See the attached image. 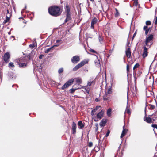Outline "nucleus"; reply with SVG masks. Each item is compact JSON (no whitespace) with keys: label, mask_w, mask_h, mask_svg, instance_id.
<instances>
[{"label":"nucleus","mask_w":157,"mask_h":157,"mask_svg":"<svg viewBox=\"0 0 157 157\" xmlns=\"http://www.w3.org/2000/svg\"><path fill=\"white\" fill-rule=\"evenodd\" d=\"M126 55L128 58H129L131 55V52L130 48H128L126 51Z\"/></svg>","instance_id":"4468645a"},{"label":"nucleus","mask_w":157,"mask_h":157,"mask_svg":"<svg viewBox=\"0 0 157 157\" xmlns=\"http://www.w3.org/2000/svg\"><path fill=\"white\" fill-rule=\"evenodd\" d=\"M14 38V39L13 40H14V36H12L10 37V39H11L12 38Z\"/></svg>","instance_id":"864d4df0"},{"label":"nucleus","mask_w":157,"mask_h":157,"mask_svg":"<svg viewBox=\"0 0 157 157\" xmlns=\"http://www.w3.org/2000/svg\"><path fill=\"white\" fill-rule=\"evenodd\" d=\"M29 46L31 48H33L34 47V44H31Z\"/></svg>","instance_id":"de8ad7c7"},{"label":"nucleus","mask_w":157,"mask_h":157,"mask_svg":"<svg viewBox=\"0 0 157 157\" xmlns=\"http://www.w3.org/2000/svg\"><path fill=\"white\" fill-rule=\"evenodd\" d=\"M139 67V65L138 63L136 64L133 68V70L135 71L136 68H138Z\"/></svg>","instance_id":"c756f323"},{"label":"nucleus","mask_w":157,"mask_h":157,"mask_svg":"<svg viewBox=\"0 0 157 157\" xmlns=\"http://www.w3.org/2000/svg\"><path fill=\"white\" fill-rule=\"evenodd\" d=\"M27 60L24 57L22 58H20L17 60V62L18 64L24 62H26Z\"/></svg>","instance_id":"ddd939ff"},{"label":"nucleus","mask_w":157,"mask_h":157,"mask_svg":"<svg viewBox=\"0 0 157 157\" xmlns=\"http://www.w3.org/2000/svg\"><path fill=\"white\" fill-rule=\"evenodd\" d=\"M43 56V55H41L39 56V58L40 59H41L42 58Z\"/></svg>","instance_id":"8fccbe9b"},{"label":"nucleus","mask_w":157,"mask_h":157,"mask_svg":"<svg viewBox=\"0 0 157 157\" xmlns=\"http://www.w3.org/2000/svg\"><path fill=\"white\" fill-rule=\"evenodd\" d=\"M147 106L146 107H145V111H146V108Z\"/></svg>","instance_id":"338daca9"},{"label":"nucleus","mask_w":157,"mask_h":157,"mask_svg":"<svg viewBox=\"0 0 157 157\" xmlns=\"http://www.w3.org/2000/svg\"><path fill=\"white\" fill-rule=\"evenodd\" d=\"M7 13H6V15H9V13H9V10H7Z\"/></svg>","instance_id":"3c124183"},{"label":"nucleus","mask_w":157,"mask_h":157,"mask_svg":"<svg viewBox=\"0 0 157 157\" xmlns=\"http://www.w3.org/2000/svg\"><path fill=\"white\" fill-rule=\"evenodd\" d=\"M111 109H109L107 111V114L108 116H110L111 114Z\"/></svg>","instance_id":"bb28decb"},{"label":"nucleus","mask_w":157,"mask_h":157,"mask_svg":"<svg viewBox=\"0 0 157 157\" xmlns=\"http://www.w3.org/2000/svg\"><path fill=\"white\" fill-rule=\"evenodd\" d=\"M66 12H67V17L65 20V22H67L71 18V14L69 9V7L68 6H66Z\"/></svg>","instance_id":"39448f33"},{"label":"nucleus","mask_w":157,"mask_h":157,"mask_svg":"<svg viewBox=\"0 0 157 157\" xmlns=\"http://www.w3.org/2000/svg\"><path fill=\"white\" fill-rule=\"evenodd\" d=\"M94 121H97V120H96V119H94Z\"/></svg>","instance_id":"0e129e2a"},{"label":"nucleus","mask_w":157,"mask_h":157,"mask_svg":"<svg viewBox=\"0 0 157 157\" xmlns=\"http://www.w3.org/2000/svg\"><path fill=\"white\" fill-rule=\"evenodd\" d=\"M144 120L149 123H152L153 120L149 117H145L144 118Z\"/></svg>","instance_id":"9b49d317"},{"label":"nucleus","mask_w":157,"mask_h":157,"mask_svg":"<svg viewBox=\"0 0 157 157\" xmlns=\"http://www.w3.org/2000/svg\"><path fill=\"white\" fill-rule=\"evenodd\" d=\"M57 46H58V45H54L51 47L49 48L46 49V50H45V51H44V52L45 53H48L49 52H50L51 50H53V49L55 48V47H57Z\"/></svg>","instance_id":"2eb2a0df"},{"label":"nucleus","mask_w":157,"mask_h":157,"mask_svg":"<svg viewBox=\"0 0 157 157\" xmlns=\"http://www.w3.org/2000/svg\"><path fill=\"white\" fill-rule=\"evenodd\" d=\"M149 48H148L145 45H144V50L142 56L143 58H145L147 56L148 52H147V49Z\"/></svg>","instance_id":"1a4fd4ad"},{"label":"nucleus","mask_w":157,"mask_h":157,"mask_svg":"<svg viewBox=\"0 0 157 157\" xmlns=\"http://www.w3.org/2000/svg\"><path fill=\"white\" fill-rule=\"evenodd\" d=\"M85 91L88 94L89 93L90 88L88 87L87 86L84 87Z\"/></svg>","instance_id":"cd10ccee"},{"label":"nucleus","mask_w":157,"mask_h":157,"mask_svg":"<svg viewBox=\"0 0 157 157\" xmlns=\"http://www.w3.org/2000/svg\"><path fill=\"white\" fill-rule=\"evenodd\" d=\"M153 38V35L152 34L148 36H147L146 40L145 41V45L148 48H150L153 44L152 40Z\"/></svg>","instance_id":"f03ea898"},{"label":"nucleus","mask_w":157,"mask_h":157,"mask_svg":"<svg viewBox=\"0 0 157 157\" xmlns=\"http://www.w3.org/2000/svg\"><path fill=\"white\" fill-rule=\"evenodd\" d=\"M103 112L101 111L99 112L97 115V117L99 118V119H101L103 117Z\"/></svg>","instance_id":"a211bd4d"},{"label":"nucleus","mask_w":157,"mask_h":157,"mask_svg":"<svg viewBox=\"0 0 157 157\" xmlns=\"http://www.w3.org/2000/svg\"><path fill=\"white\" fill-rule=\"evenodd\" d=\"M80 60V58L79 56H73L71 59L72 62L75 64L78 62Z\"/></svg>","instance_id":"0eeeda50"},{"label":"nucleus","mask_w":157,"mask_h":157,"mask_svg":"<svg viewBox=\"0 0 157 157\" xmlns=\"http://www.w3.org/2000/svg\"><path fill=\"white\" fill-rule=\"evenodd\" d=\"M76 126V124L74 123V122H73L72 124V128H75Z\"/></svg>","instance_id":"58836bf2"},{"label":"nucleus","mask_w":157,"mask_h":157,"mask_svg":"<svg viewBox=\"0 0 157 157\" xmlns=\"http://www.w3.org/2000/svg\"><path fill=\"white\" fill-rule=\"evenodd\" d=\"M61 41V40H56V42L58 43Z\"/></svg>","instance_id":"5fc2aeb1"},{"label":"nucleus","mask_w":157,"mask_h":157,"mask_svg":"<svg viewBox=\"0 0 157 157\" xmlns=\"http://www.w3.org/2000/svg\"><path fill=\"white\" fill-rule=\"evenodd\" d=\"M91 1H93L94 0H90Z\"/></svg>","instance_id":"69168bd1"},{"label":"nucleus","mask_w":157,"mask_h":157,"mask_svg":"<svg viewBox=\"0 0 157 157\" xmlns=\"http://www.w3.org/2000/svg\"><path fill=\"white\" fill-rule=\"evenodd\" d=\"M129 70V66L128 65H127V71H128Z\"/></svg>","instance_id":"09e8293b"},{"label":"nucleus","mask_w":157,"mask_h":157,"mask_svg":"<svg viewBox=\"0 0 157 157\" xmlns=\"http://www.w3.org/2000/svg\"><path fill=\"white\" fill-rule=\"evenodd\" d=\"M95 101H96L98 102V101H99V100L98 98H96L95 99Z\"/></svg>","instance_id":"603ef678"},{"label":"nucleus","mask_w":157,"mask_h":157,"mask_svg":"<svg viewBox=\"0 0 157 157\" xmlns=\"http://www.w3.org/2000/svg\"><path fill=\"white\" fill-rule=\"evenodd\" d=\"M95 65L97 66H99L100 65V61L99 59H97V60H95Z\"/></svg>","instance_id":"b1692460"},{"label":"nucleus","mask_w":157,"mask_h":157,"mask_svg":"<svg viewBox=\"0 0 157 157\" xmlns=\"http://www.w3.org/2000/svg\"><path fill=\"white\" fill-rule=\"evenodd\" d=\"M10 58V55L8 52L5 53L3 56V59L4 61L8 63L9 61V59Z\"/></svg>","instance_id":"6e6552de"},{"label":"nucleus","mask_w":157,"mask_h":157,"mask_svg":"<svg viewBox=\"0 0 157 157\" xmlns=\"http://www.w3.org/2000/svg\"><path fill=\"white\" fill-rule=\"evenodd\" d=\"M93 82V81H91V82H88L87 83V84L86 86L87 87H89L90 88V86Z\"/></svg>","instance_id":"c85d7f7f"},{"label":"nucleus","mask_w":157,"mask_h":157,"mask_svg":"<svg viewBox=\"0 0 157 157\" xmlns=\"http://www.w3.org/2000/svg\"><path fill=\"white\" fill-rule=\"evenodd\" d=\"M125 112V113H127L129 114H130L131 113L130 110V108L128 106L126 107Z\"/></svg>","instance_id":"a878e982"},{"label":"nucleus","mask_w":157,"mask_h":157,"mask_svg":"<svg viewBox=\"0 0 157 157\" xmlns=\"http://www.w3.org/2000/svg\"><path fill=\"white\" fill-rule=\"evenodd\" d=\"M151 24V22H150V21H147L146 22V24L147 25H150Z\"/></svg>","instance_id":"e433bc0d"},{"label":"nucleus","mask_w":157,"mask_h":157,"mask_svg":"<svg viewBox=\"0 0 157 157\" xmlns=\"http://www.w3.org/2000/svg\"><path fill=\"white\" fill-rule=\"evenodd\" d=\"M98 130V128H96L95 131H97Z\"/></svg>","instance_id":"e2e57ef3"},{"label":"nucleus","mask_w":157,"mask_h":157,"mask_svg":"<svg viewBox=\"0 0 157 157\" xmlns=\"http://www.w3.org/2000/svg\"><path fill=\"white\" fill-rule=\"evenodd\" d=\"M48 12L50 14L54 16H58L61 14L60 8L56 6H53L49 8Z\"/></svg>","instance_id":"f257e3e1"},{"label":"nucleus","mask_w":157,"mask_h":157,"mask_svg":"<svg viewBox=\"0 0 157 157\" xmlns=\"http://www.w3.org/2000/svg\"><path fill=\"white\" fill-rule=\"evenodd\" d=\"M154 23L155 24H157V16L155 18V20H154Z\"/></svg>","instance_id":"79ce46f5"},{"label":"nucleus","mask_w":157,"mask_h":157,"mask_svg":"<svg viewBox=\"0 0 157 157\" xmlns=\"http://www.w3.org/2000/svg\"><path fill=\"white\" fill-rule=\"evenodd\" d=\"M155 128H154L153 130H154V132L155 133ZM155 129H156L157 130V128H155Z\"/></svg>","instance_id":"bf43d9fd"},{"label":"nucleus","mask_w":157,"mask_h":157,"mask_svg":"<svg viewBox=\"0 0 157 157\" xmlns=\"http://www.w3.org/2000/svg\"><path fill=\"white\" fill-rule=\"evenodd\" d=\"M8 67L10 68H14L15 67L13 63L11 62H10L9 63Z\"/></svg>","instance_id":"5701e85b"},{"label":"nucleus","mask_w":157,"mask_h":157,"mask_svg":"<svg viewBox=\"0 0 157 157\" xmlns=\"http://www.w3.org/2000/svg\"><path fill=\"white\" fill-rule=\"evenodd\" d=\"M88 62V60H84L80 63H79L78 65H76L73 69V70L74 71H77L78 69L81 67L82 66L86 64Z\"/></svg>","instance_id":"7ed1b4c3"},{"label":"nucleus","mask_w":157,"mask_h":157,"mask_svg":"<svg viewBox=\"0 0 157 157\" xmlns=\"http://www.w3.org/2000/svg\"><path fill=\"white\" fill-rule=\"evenodd\" d=\"M90 51L93 53H97V52L95 51L93 49H90Z\"/></svg>","instance_id":"ea45409f"},{"label":"nucleus","mask_w":157,"mask_h":157,"mask_svg":"<svg viewBox=\"0 0 157 157\" xmlns=\"http://www.w3.org/2000/svg\"><path fill=\"white\" fill-rule=\"evenodd\" d=\"M138 4V2L137 1H134V5L135 6H137Z\"/></svg>","instance_id":"a19ab883"},{"label":"nucleus","mask_w":157,"mask_h":157,"mask_svg":"<svg viewBox=\"0 0 157 157\" xmlns=\"http://www.w3.org/2000/svg\"><path fill=\"white\" fill-rule=\"evenodd\" d=\"M103 39V38L102 36L100 35H99V40L100 43L101 44H102V40Z\"/></svg>","instance_id":"393cba45"},{"label":"nucleus","mask_w":157,"mask_h":157,"mask_svg":"<svg viewBox=\"0 0 157 157\" xmlns=\"http://www.w3.org/2000/svg\"><path fill=\"white\" fill-rule=\"evenodd\" d=\"M145 34L146 35H147V33H148V32L149 30V29H147V30H145Z\"/></svg>","instance_id":"49530a36"},{"label":"nucleus","mask_w":157,"mask_h":157,"mask_svg":"<svg viewBox=\"0 0 157 157\" xmlns=\"http://www.w3.org/2000/svg\"><path fill=\"white\" fill-rule=\"evenodd\" d=\"M153 115H155L156 116V117H157V112L155 113V114H154Z\"/></svg>","instance_id":"13d9d810"},{"label":"nucleus","mask_w":157,"mask_h":157,"mask_svg":"<svg viewBox=\"0 0 157 157\" xmlns=\"http://www.w3.org/2000/svg\"><path fill=\"white\" fill-rule=\"evenodd\" d=\"M135 89L134 90V89H133L131 90L132 93L133 94V96H136V93L137 92V89H136V79L135 80Z\"/></svg>","instance_id":"f8f14e48"},{"label":"nucleus","mask_w":157,"mask_h":157,"mask_svg":"<svg viewBox=\"0 0 157 157\" xmlns=\"http://www.w3.org/2000/svg\"><path fill=\"white\" fill-rule=\"evenodd\" d=\"M151 126L153 128H157V125L156 124H152Z\"/></svg>","instance_id":"a18cd8bd"},{"label":"nucleus","mask_w":157,"mask_h":157,"mask_svg":"<svg viewBox=\"0 0 157 157\" xmlns=\"http://www.w3.org/2000/svg\"><path fill=\"white\" fill-rule=\"evenodd\" d=\"M19 67H20L24 68L26 67L27 65L26 62H24L21 63H19Z\"/></svg>","instance_id":"aec40b11"},{"label":"nucleus","mask_w":157,"mask_h":157,"mask_svg":"<svg viewBox=\"0 0 157 157\" xmlns=\"http://www.w3.org/2000/svg\"><path fill=\"white\" fill-rule=\"evenodd\" d=\"M110 133V131L109 130H108L107 132L105 135V136H106V137H107L109 135Z\"/></svg>","instance_id":"c9c22d12"},{"label":"nucleus","mask_w":157,"mask_h":157,"mask_svg":"<svg viewBox=\"0 0 157 157\" xmlns=\"http://www.w3.org/2000/svg\"><path fill=\"white\" fill-rule=\"evenodd\" d=\"M115 10L116 13L115 14V17H118L119 15V13L118 12V10L117 9H115Z\"/></svg>","instance_id":"7c9ffc66"},{"label":"nucleus","mask_w":157,"mask_h":157,"mask_svg":"<svg viewBox=\"0 0 157 157\" xmlns=\"http://www.w3.org/2000/svg\"><path fill=\"white\" fill-rule=\"evenodd\" d=\"M112 89L111 88H108L107 91L105 92V95L103 96V99L104 100H107L109 97V95L112 93Z\"/></svg>","instance_id":"423d86ee"},{"label":"nucleus","mask_w":157,"mask_h":157,"mask_svg":"<svg viewBox=\"0 0 157 157\" xmlns=\"http://www.w3.org/2000/svg\"><path fill=\"white\" fill-rule=\"evenodd\" d=\"M97 150H96V151L97 152L99 150V149L98 147H97Z\"/></svg>","instance_id":"6e6d98bb"},{"label":"nucleus","mask_w":157,"mask_h":157,"mask_svg":"<svg viewBox=\"0 0 157 157\" xmlns=\"http://www.w3.org/2000/svg\"><path fill=\"white\" fill-rule=\"evenodd\" d=\"M98 22V19L96 18H94L92 20L91 22V28L94 29V25L96 24Z\"/></svg>","instance_id":"9d476101"},{"label":"nucleus","mask_w":157,"mask_h":157,"mask_svg":"<svg viewBox=\"0 0 157 157\" xmlns=\"http://www.w3.org/2000/svg\"><path fill=\"white\" fill-rule=\"evenodd\" d=\"M75 89H70V91L71 93H73L75 90Z\"/></svg>","instance_id":"37998d69"},{"label":"nucleus","mask_w":157,"mask_h":157,"mask_svg":"<svg viewBox=\"0 0 157 157\" xmlns=\"http://www.w3.org/2000/svg\"><path fill=\"white\" fill-rule=\"evenodd\" d=\"M8 34L9 35H10L11 34V32H9L8 33Z\"/></svg>","instance_id":"680f3d73"},{"label":"nucleus","mask_w":157,"mask_h":157,"mask_svg":"<svg viewBox=\"0 0 157 157\" xmlns=\"http://www.w3.org/2000/svg\"><path fill=\"white\" fill-rule=\"evenodd\" d=\"M88 146L90 147H91L93 145V143L92 142H90L88 143Z\"/></svg>","instance_id":"4c0bfd02"},{"label":"nucleus","mask_w":157,"mask_h":157,"mask_svg":"<svg viewBox=\"0 0 157 157\" xmlns=\"http://www.w3.org/2000/svg\"><path fill=\"white\" fill-rule=\"evenodd\" d=\"M76 83L78 84H80L82 83V79L80 78H75Z\"/></svg>","instance_id":"4be33fe9"},{"label":"nucleus","mask_w":157,"mask_h":157,"mask_svg":"<svg viewBox=\"0 0 157 157\" xmlns=\"http://www.w3.org/2000/svg\"><path fill=\"white\" fill-rule=\"evenodd\" d=\"M128 131V130L127 129H124L123 128V130L122 131L121 134V135L120 137L121 138V139L124 136L126 135L127 132Z\"/></svg>","instance_id":"dca6fc26"},{"label":"nucleus","mask_w":157,"mask_h":157,"mask_svg":"<svg viewBox=\"0 0 157 157\" xmlns=\"http://www.w3.org/2000/svg\"><path fill=\"white\" fill-rule=\"evenodd\" d=\"M97 109H94L92 110L91 112V114L92 115H93L94 114V113L96 111Z\"/></svg>","instance_id":"473e14b6"},{"label":"nucleus","mask_w":157,"mask_h":157,"mask_svg":"<svg viewBox=\"0 0 157 157\" xmlns=\"http://www.w3.org/2000/svg\"><path fill=\"white\" fill-rule=\"evenodd\" d=\"M107 119H103L102 121L100 123V125L101 127H104L107 121Z\"/></svg>","instance_id":"f3484780"},{"label":"nucleus","mask_w":157,"mask_h":157,"mask_svg":"<svg viewBox=\"0 0 157 157\" xmlns=\"http://www.w3.org/2000/svg\"><path fill=\"white\" fill-rule=\"evenodd\" d=\"M63 68H60L59 69L58 72L59 73H62V72H63Z\"/></svg>","instance_id":"f704fd0d"},{"label":"nucleus","mask_w":157,"mask_h":157,"mask_svg":"<svg viewBox=\"0 0 157 157\" xmlns=\"http://www.w3.org/2000/svg\"><path fill=\"white\" fill-rule=\"evenodd\" d=\"M78 125L80 128H83L85 126L84 123L81 121L78 122Z\"/></svg>","instance_id":"6ab92c4d"},{"label":"nucleus","mask_w":157,"mask_h":157,"mask_svg":"<svg viewBox=\"0 0 157 157\" xmlns=\"http://www.w3.org/2000/svg\"><path fill=\"white\" fill-rule=\"evenodd\" d=\"M76 128H72V133L73 134H75L76 133Z\"/></svg>","instance_id":"72a5a7b5"},{"label":"nucleus","mask_w":157,"mask_h":157,"mask_svg":"<svg viewBox=\"0 0 157 157\" xmlns=\"http://www.w3.org/2000/svg\"><path fill=\"white\" fill-rule=\"evenodd\" d=\"M10 13H9V15H6V18L4 22L5 23H6L9 21L10 19Z\"/></svg>","instance_id":"412c9836"},{"label":"nucleus","mask_w":157,"mask_h":157,"mask_svg":"<svg viewBox=\"0 0 157 157\" xmlns=\"http://www.w3.org/2000/svg\"><path fill=\"white\" fill-rule=\"evenodd\" d=\"M155 108V106L154 105L151 104L149 105V109H154Z\"/></svg>","instance_id":"2f4dec72"},{"label":"nucleus","mask_w":157,"mask_h":157,"mask_svg":"<svg viewBox=\"0 0 157 157\" xmlns=\"http://www.w3.org/2000/svg\"><path fill=\"white\" fill-rule=\"evenodd\" d=\"M100 107V106H97L96 107L95 109H97V110L98 109V108Z\"/></svg>","instance_id":"4d7b16f0"},{"label":"nucleus","mask_w":157,"mask_h":157,"mask_svg":"<svg viewBox=\"0 0 157 157\" xmlns=\"http://www.w3.org/2000/svg\"><path fill=\"white\" fill-rule=\"evenodd\" d=\"M73 79H70L63 86L62 89L63 90H64L70 86L73 83Z\"/></svg>","instance_id":"20e7f679"},{"label":"nucleus","mask_w":157,"mask_h":157,"mask_svg":"<svg viewBox=\"0 0 157 157\" xmlns=\"http://www.w3.org/2000/svg\"><path fill=\"white\" fill-rule=\"evenodd\" d=\"M147 26H144V28H143L144 30H145L148 29H147Z\"/></svg>","instance_id":"c03bdc74"},{"label":"nucleus","mask_w":157,"mask_h":157,"mask_svg":"<svg viewBox=\"0 0 157 157\" xmlns=\"http://www.w3.org/2000/svg\"><path fill=\"white\" fill-rule=\"evenodd\" d=\"M136 34V33H135L133 35V37H134L135 36Z\"/></svg>","instance_id":"052dcab7"}]
</instances>
